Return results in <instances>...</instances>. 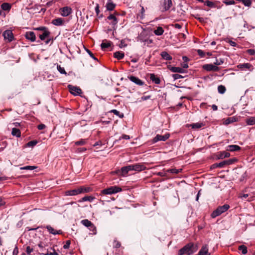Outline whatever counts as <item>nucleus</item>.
<instances>
[{
  "mask_svg": "<svg viewBox=\"0 0 255 255\" xmlns=\"http://www.w3.org/2000/svg\"><path fill=\"white\" fill-rule=\"evenodd\" d=\"M46 127L45 125L44 124H40L37 126V128L39 130H42L44 129Z\"/></svg>",
  "mask_w": 255,
  "mask_h": 255,
  "instance_id": "obj_62",
  "label": "nucleus"
},
{
  "mask_svg": "<svg viewBox=\"0 0 255 255\" xmlns=\"http://www.w3.org/2000/svg\"><path fill=\"white\" fill-rule=\"evenodd\" d=\"M81 223L82 224V225H83L84 226H85V227H87L88 228H89L92 224V223L90 221H89L87 219H84V220H82Z\"/></svg>",
  "mask_w": 255,
  "mask_h": 255,
  "instance_id": "obj_39",
  "label": "nucleus"
},
{
  "mask_svg": "<svg viewBox=\"0 0 255 255\" xmlns=\"http://www.w3.org/2000/svg\"><path fill=\"white\" fill-rule=\"evenodd\" d=\"M128 78L131 82L134 83L135 84L138 85L142 86L144 84L143 82H142L140 79H139L138 78L136 77L130 76L128 77Z\"/></svg>",
  "mask_w": 255,
  "mask_h": 255,
  "instance_id": "obj_15",
  "label": "nucleus"
},
{
  "mask_svg": "<svg viewBox=\"0 0 255 255\" xmlns=\"http://www.w3.org/2000/svg\"><path fill=\"white\" fill-rule=\"evenodd\" d=\"M89 229L92 232V234L96 235L97 234V229L95 226L92 223V225L89 227Z\"/></svg>",
  "mask_w": 255,
  "mask_h": 255,
  "instance_id": "obj_42",
  "label": "nucleus"
},
{
  "mask_svg": "<svg viewBox=\"0 0 255 255\" xmlns=\"http://www.w3.org/2000/svg\"><path fill=\"white\" fill-rule=\"evenodd\" d=\"M196 255H210L208 252V247L207 245L202 246V248Z\"/></svg>",
  "mask_w": 255,
  "mask_h": 255,
  "instance_id": "obj_14",
  "label": "nucleus"
},
{
  "mask_svg": "<svg viewBox=\"0 0 255 255\" xmlns=\"http://www.w3.org/2000/svg\"><path fill=\"white\" fill-rule=\"evenodd\" d=\"M232 161L230 160H224L220 163H218V167L219 168H223L225 167L226 165H230L232 163Z\"/></svg>",
  "mask_w": 255,
  "mask_h": 255,
  "instance_id": "obj_29",
  "label": "nucleus"
},
{
  "mask_svg": "<svg viewBox=\"0 0 255 255\" xmlns=\"http://www.w3.org/2000/svg\"><path fill=\"white\" fill-rule=\"evenodd\" d=\"M164 32V30L161 27H158L154 31V33L156 35H161Z\"/></svg>",
  "mask_w": 255,
  "mask_h": 255,
  "instance_id": "obj_36",
  "label": "nucleus"
},
{
  "mask_svg": "<svg viewBox=\"0 0 255 255\" xmlns=\"http://www.w3.org/2000/svg\"><path fill=\"white\" fill-rule=\"evenodd\" d=\"M122 191V188L118 186H111L107 189H105L101 191V194L108 195L118 193Z\"/></svg>",
  "mask_w": 255,
  "mask_h": 255,
  "instance_id": "obj_3",
  "label": "nucleus"
},
{
  "mask_svg": "<svg viewBox=\"0 0 255 255\" xmlns=\"http://www.w3.org/2000/svg\"><path fill=\"white\" fill-rule=\"evenodd\" d=\"M172 77L174 80H177L178 79L182 78L183 77L179 74H174L172 75Z\"/></svg>",
  "mask_w": 255,
  "mask_h": 255,
  "instance_id": "obj_53",
  "label": "nucleus"
},
{
  "mask_svg": "<svg viewBox=\"0 0 255 255\" xmlns=\"http://www.w3.org/2000/svg\"><path fill=\"white\" fill-rule=\"evenodd\" d=\"M238 249L243 255H246L248 253V250L245 245H241L239 247Z\"/></svg>",
  "mask_w": 255,
  "mask_h": 255,
  "instance_id": "obj_37",
  "label": "nucleus"
},
{
  "mask_svg": "<svg viewBox=\"0 0 255 255\" xmlns=\"http://www.w3.org/2000/svg\"><path fill=\"white\" fill-rule=\"evenodd\" d=\"M108 19L109 20H112L113 21L112 22V25H115L117 24L118 23V20H117V18H116V17L113 15V14H110L108 17Z\"/></svg>",
  "mask_w": 255,
  "mask_h": 255,
  "instance_id": "obj_34",
  "label": "nucleus"
},
{
  "mask_svg": "<svg viewBox=\"0 0 255 255\" xmlns=\"http://www.w3.org/2000/svg\"><path fill=\"white\" fill-rule=\"evenodd\" d=\"M1 7L3 10L9 11L11 8V5L8 3L5 2L1 5Z\"/></svg>",
  "mask_w": 255,
  "mask_h": 255,
  "instance_id": "obj_33",
  "label": "nucleus"
},
{
  "mask_svg": "<svg viewBox=\"0 0 255 255\" xmlns=\"http://www.w3.org/2000/svg\"><path fill=\"white\" fill-rule=\"evenodd\" d=\"M37 168L36 166H26L24 167H20L21 170H34Z\"/></svg>",
  "mask_w": 255,
  "mask_h": 255,
  "instance_id": "obj_45",
  "label": "nucleus"
},
{
  "mask_svg": "<svg viewBox=\"0 0 255 255\" xmlns=\"http://www.w3.org/2000/svg\"><path fill=\"white\" fill-rule=\"evenodd\" d=\"M68 88L70 93L74 95H78L82 93V90L80 88L72 85H69Z\"/></svg>",
  "mask_w": 255,
  "mask_h": 255,
  "instance_id": "obj_10",
  "label": "nucleus"
},
{
  "mask_svg": "<svg viewBox=\"0 0 255 255\" xmlns=\"http://www.w3.org/2000/svg\"><path fill=\"white\" fill-rule=\"evenodd\" d=\"M204 4L210 7H215V4L213 2L211 1H206L204 2Z\"/></svg>",
  "mask_w": 255,
  "mask_h": 255,
  "instance_id": "obj_50",
  "label": "nucleus"
},
{
  "mask_svg": "<svg viewBox=\"0 0 255 255\" xmlns=\"http://www.w3.org/2000/svg\"><path fill=\"white\" fill-rule=\"evenodd\" d=\"M238 68L244 70L246 69H249L250 71L253 70V66L250 63L240 64L238 65Z\"/></svg>",
  "mask_w": 255,
  "mask_h": 255,
  "instance_id": "obj_17",
  "label": "nucleus"
},
{
  "mask_svg": "<svg viewBox=\"0 0 255 255\" xmlns=\"http://www.w3.org/2000/svg\"><path fill=\"white\" fill-rule=\"evenodd\" d=\"M37 143V140H31L27 143L26 145L28 147H33Z\"/></svg>",
  "mask_w": 255,
  "mask_h": 255,
  "instance_id": "obj_46",
  "label": "nucleus"
},
{
  "mask_svg": "<svg viewBox=\"0 0 255 255\" xmlns=\"http://www.w3.org/2000/svg\"><path fill=\"white\" fill-rule=\"evenodd\" d=\"M203 126H204V124L202 123H196L190 124L189 125L190 127H191L192 128H194V129L200 128L201 127H202Z\"/></svg>",
  "mask_w": 255,
  "mask_h": 255,
  "instance_id": "obj_30",
  "label": "nucleus"
},
{
  "mask_svg": "<svg viewBox=\"0 0 255 255\" xmlns=\"http://www.w3.org/2000/svg\"><path fill=\"white\" fill-rule=\"evenodd\" d=\"M168 68L172 72L183 73L185 71V70L181 67H172L170 66H168Z\"/></svg>",
  "mask_w": 255,
  "mask_h": 255,
  "instance_id": "obj_16",
  "label": "nucleus"
},
{
  "mask_svg": "<svg viewBox=\"0 0 255 255\" xmlns=\"http://www.w3.org/2000/svg\"><path fill=\"white\" fill-rule=\"evenodd\" d=\"M95 198L91 196H86L82 198L80 200H79V202H85V201H89L92 202L94 200Z\"/></svg>",
  "mask_w": 255,
  "mask_h": 255,
  "instance_id": "obj_31",
  "label": "nucleus"
},
{
  "mask_svg": "<svg viewBox=\"0 0 255 255\" xmlns=\"http://www.w3.org/2000/svg\"><path fill=\"white\" fill-rule=\"evenodd\" d=\"M151 98V96H142L141 98V101H146L149 99Z\"/></svg>",
  "mask_w": 255,
  "mask_h": 255,
  "instance_id": "obj_63",
  "label": "nucleus"
},
{
  "mask_svg": "<svg viewBox=\"0 0 255 255\" xmlns=\"http://www.w3.org/2000/svg\"><path fill=\"white\" fill-rule=\"evenodd\" d=\"M80 194L90 192L92 191V189L89 187L80 186L79 187Z\"/></svg>",
  "mask_w": 255,
  "mask_h": 255,
  "instance_id": "obj_24",
  "label": "nucleus"
},
{
  "mask_svg": "<svg viewBox=\"0 0 255 255\" xmlns=\"http://www.w3.org/2000/svg\"><path fill=\"white\" fill-rule=\"evenodd\" d=\"M224 59L222 58H216V60L214 62V64L216 66H219L223 64L224 63Z\"/></svg>",
  "mask_w": 255,
  "mask_h": 255,
  "instance_id": "obj_35",
  "label": "nucleus"
},
{
  "mask_svg": "<svg viewBox=\"0 0 255 255\" xmlns=\"http://www.w3.org/2000/svg\"><path fill=\"white\" fill-rule=\"evenodd\" d=\"M230 156V154L225 151L218 152L217 155L218 159H223L226 157H228Z\"/></svg>",
  "mask_w": 255,
  "mask_h": 255,
  "instance_id": "obj_20",
  "label": "nucleus"
},
{
  "mask_svg": "<svg viewBox=\"0 0 255 255\" xmlns=\"http://www.w3.org/2000/svg\"><path fill=\"white\" fill-rule=\"evenodd\" d=\"M169 137V134H165L164 135L157 134L152 140L153 143H156L159 141H165Z\"/></svg>",
  "mask_w": 255,
  "mask_h": 255,
  "instance_id": "obj_9",
  "label": "nucleus"
},
{
  "mask_svg": "<svg viewBox=\"0 0 255 255\" xmlns=\"http://www.w3.org/2000/svg\"><path fill=\"white\" fill-rule=\"evenodd\" d=\"M106 7L108 10L112 11L115 8L116 4L113 2L112 0H108Z\"/></svg>",
  "mask_w": 255,
  "mask_h": 255,
  "instance_id": "obj_19",
  "label": "nucleus"
},
{
  "mask_svg": "<svg viewBox=\"0 0 255 255\" xmlns=\"http://www.w3.org/2000/svg\"><path fill=\"white\" fill-rule=\"evenodd\" d=\"M236 121L235 118L234 117H230L226 119L225 121V125H229L231 123H232Z\"/></svg>",
  "mask_w": 255,
  "mask_h": 255,
  "instance_id": "obj_44",
  "label": "nucleus"
},
{
  "mask_svg": "<svg viewBox=\"0 0 255 255\" xmlns=\"http://www.w3.org/2000/svg\"><path fill=\"white\" fill-rule=\"evenodd\" d=\"M230 206L228 204H225L223 206L218 207L213 213L211 214V217L213 218H215L217 216H220L222 213L227 211Z\"/></svg>",
  "mask_w": 255,
  "mask_h": 255,
  "instance_id": "obj_2",
  "label": "nucleus"
},
{
  "mask_svg": "<svg viewBox=\"0 0 255 255\" xmlns=\"http://www.w3.org/2000/svg\"><path fill=\"white\" fill-rule=\"evenodd\" d=\"M64 20L62 18H57L54 19L52 21V23L56 26H60L63 24Z\"/></svg>",
  "mask_w": 255,
  "mask_h": 255,
  "instance_id": "obj_22",
  "label": "nucleus"
},
{
  "mask_svg": "<svg viewBox=\"0 0 255 255\" xmlns=\"http://www.w3.org/2000/svg\"><path fill=\"white\" fill-rule=\"evenodd\" d=\"M87 53L89 54V55L90 56V57L91 58H92L93 59L95 60H98V59H97V58H96L94 54L92 53V52L90 51L88 49H87Z\"/></svg>",
  "mask_w": 255,
  "mask_h": 255,
  "instance_id": "obj_56",
  "label": "nucleus"
},
{
  "mask_svg": "<svg viewBox=\"0 0 255 255\" xmlns=\"http://www.w3.org/2000/svg\"><path fill=\"white\" fill-rule=\"evenodd\" d=\"M247 53L251 55H255V50L254 49H250L247 50Z\"/></svg>",
  "mask_w": 255,
  "mask_h": 255,
  "instance_id": "obj_57",
  "label": "nucleus"
},
{
  "mask_svg": "<svg viewBox=\"0 0 255 255\" xmlns=\"http://www.w3.org/2000/svg\"><path fill=\"white\" fill-rule=\"evenodd\" d=\"M246 123L249 125H253L255 124V117H251L247 120Z\"/></svg>",
  "mask_w": 255,
  "mask_h": 255,
  "instance_id": "obj_41",
  "label": "nucleus"
},
{
  "mask_svg": "<svg viewBox=\"0 0 255 255\" xmlns=\"http://www.w3.org/2000/svg\"><path fill=\"white\" fill-rule=\"evenodd\" d=\"M172 1L171 0H164L163 3V9L162 11L168 10L171 6Z\"/></svg>",
  "mask_w": 255,
  "mask_h": 255,
  "instance_id": "obj_18",
  "label": "nucleus"
},
{
  "mask_svg": "<svg viewBox=\"0 0 255 255\" xmlns=\"http://www.w3.org/2000/svg\"><path fill=\"white\" fill-rule=\"evenodd\" d=\"M71 242L70 240H67L65 243V244L63 246V248L64 249H68L69 248Z\"/></svg>",
  "mask_w": 255,
  "mask_h": 255,
  "instance_id": "obj_55",
  "label": "nucleus"
},
{
  "mask_svg": "<svg viewBox=\"0 0 255 255\" xmlns=\"http://www.w3.org/2000/svg\"><path fill=\"white\" fill-rule=\"evenodd\" d=\"M26 253L29 255L31 253H32L33 251V250L32 248H30L29 246H27L26 247Z\"/></svg>",
  "mask_w": 255,
  "mask_h": 255,
  "instance_id": "obj_59",
  "label": "nucleus"
},
{
  "mask_svg": "<svg viewBox=\"0 0 255 255\" xmlns=\"http://www.w3.org/2000/svg\"><path fill=\"white\" fill-rule=\"evenodd\" d=\"M150 80L156 84H159L160 82V79L156 77L154 74H151L150 75Z\"/></svg>",
  "mask_w": 255,
  "mask_h": 255,
  "instance_id": "obj_27",
  "label": "nucleus"
},
{
  "mask_svg": "<svg viewBox=\"0 0 255 255\" xmlns=\"http://www.w3.org/2000/svg\"><path fill=\"white\" fill-rule=\"evenodd\" d=\"M87 143V139H81L79 141H77L75 142V145H85Z\"/></svg>",
  "mask_w": 255,
  "mask_h": 255,
  "instance_id": "obj_40",
  "label": "nucleus"
},
{
  "mask_svg": "<svg viewBox=\"0 0 255 255\" xmlns=\"http://www.w3.org/2000/svg\"><path fill=\"white\" fill-rule=\"evenodd\" d=\"M167 172H166V170H165L164 169V170L162 172H158L157 173H156V174L158 176H162V177H164V176H167Z\"/></svg>",
  "mask_w": 255,
  "mask_h": 255,
  "instance_id": "obj_51",
  "label": "nucleus"
},
{
  "mask_svg": "<svg viewBox=\"0 0 255 255\" xmlns=\"http://www.w3.org/2000/svg\"><path fill=\"white\" fill-rule=\"evenodd\" d=\"M198 250V246L193 243H189L185 245L183 248L179 250L178 252L179 255H183L187 254V255H192Z\"/></svg>",
  "mask_w": 255,
  "mask_h": 255,
  "instance_id": "obj_1",
  "label": "nucleus"
},
{
  "mask_svg": "<svg viewBox=\"0 0 255 255\" xmlns=\"http://www.w3.org/2000/svg\"><path fill=\"white\" fill-rule=\"evenodd\" d=\"M203 68L207 71H218L220 68L212 64H206L203 66Z\"/></svg>",
  "mask_w": 255,
  "mask_h": 255,
  "instance_id": "obj_6",
  "label": "nucleus"
},
{
  "mask_svg": "<svg viewBox=\"0 0 255 255\" xmlns=\"http://www.w3.org/2000/svg\"><path fill=\"white\" fill-rule=\"evenodd\" d=\"M195 18L198 19L200 22H204V19L203 17H199V15L197 14L195 16Z\"/></svg>",
  "mask_w": 255,
  "mask_h": 255,
  "instance_id": "obj_60",
  "label": "nucleus"
},
{
  "mask_svg": "<svg viewBox=\"0 0 255 255\" xmlns=\"http://www.w3.org/2000/svg\"><path fill=\"white\" fill-rule=\"evenodd\" d=\"M11 134L17 137H20L21 136V132L20 130L16 128H12L11 130Z\"/></svg>",
  "mask_w": 255,
  "mask_h": 255,
  "instance_id": "obj_23",
  "label": "nucleus"
},
{
  "mask_svg": "<svg viewBox=\"0 0 255 255\" xmlns=\"http://www.w3.org/2000/svg\"><path fill=\"white\" fill-rule=\"evenodd\" d=\"M112 42L107 40L103 41L101 44V47L102 49L105 50L106 48L110 47L111 46Z\"/></svg>",
  "mask_w": 255,
  "mask_h": 255,
  "instance_id": "obj_25",
  "label": "nucleus"
},
{
  "mask_svg": "<svg viewBox=\"0 0 255 255\" xmlns=\"http://www.w3.org/2000/svg\"><path fill=\"white\" fill-rule=\"evenodd\" d=\"M226 89L223 85H220L218 87V92L220 94H224L226 92Z\"/></svg>",
  "mask_w": 255,
  "mask_h": 255,
  "instance_id": "obj_43",
  "label": "nucleus"
},
{
  "mask_svg": "<svg viewBox=\"0 0 255 255\" xmlns=\"http://www.w3.org/2000/svg\"><path fill=\"white\" fill-rule=\"evenodd\" d=\"M80 194L79 187L73 190H67L65 192L66 196H75Z\"/></svg>",
  "mask_w": 255,
  "mask_h": 255,
  "instance_id": "obj_13",
  "label": "nucleus"
},
{
  "mask_svg": "<svg viewBox=\"0 0 255 255\" xmlns=\"http://www.w3.org/2000/svg\"><path fill=\"white\" fill-rule=\"evenodd\" d=\"M114 246L115 248H119L121 247V243L118 241H115Z\"/></svg>",
  "mask_w": 255,
  "mask_h": 255,
  "instance_id": "obj_61",
  "label": "nucleus"
},
{
  "mask_svg": "<svg viewBox=\"0 0 255 255\" xmlns=\"http://www.w3.org/2000/svg\"><path fill=\"white\" fill-rule=\"evenodd\" d=\"M111 112L114 113L115 115L119 116L120 118H123L124 117L123 114L120 113V112L117 110H112Z\"/></svg>",
  "mask_w": 255,
  "mask_h": 255,
  "instance_id": "obj_48",
  "label": "nucleus"
},
{
  "mask_svg": "<svg viewBox=\"0 0 255 255\" xmlns=\"http://www.w3.org/2000/svg\"><path fill=\"white\" fill-rule=\"evenodd\" d=\"M223 2L226 4L227 5H233V4H234L235 3V2L234 0H224L223 1Z\"/></svg>",
  "mask_w": 255,
  "mask_h": 255,
  "instance_id": "obj_52",
  "label": "nucleus"
},
{
  "mask_svg": "<svg viewBox=\"0 0 255 255\" xmlns=\"http://www.w3.org/2000/svg\"><path fill=\"white\" fill-rule=\"evenodd\" d=\"M131 171L129 165L123 167L121 170H118L115 171L116 174L119 176H126L129 171Z\"/></svg>",
  "mask_w": 255,
  "mask_h": 255,
  "instance_id": "obj_5",
  "label": "nucleus"
},
{
  "mask_svg": "<svg viewBox=\"0 0 255 255\" xmlns=\"http://www.w3.org/2000/svg\"><path fill=\"white\" fill-rule=\"evenodd\" d=\"M114 57L118 59H122L124 57V53L120 51H117L114 54Z\"/></svg>",
  "mask_w": 255,
  "mask_h": 255,
  "instance_id": "obj_32",
  "label": "nucleus"
},
{
  "mask_svg": "<svg viewBox=\"0 0 255 255\" xmlns=\"http://www.w3.org/2000/svg\"><path fill=\"white\" fill-rule=\"evenodd\" d=\"M197 53L198 55L201 57H204L205 56V53L201 49H198L197 50Z\"/></svg>",
  "mask_w": 255,
  "mask_h": 255,
  "instance_id": "obj_54",
  "label": "nucleus"
},
{
  "mask_svg": "<svg viewBox=\"0 0 255 255\" xmlns=\"http://www.w3.org/2000/svg\"><path fill=\"white\" fill-rule=\"evenodd\" d=\"M59 11L62 16L66 17L72 13V8L69 6H64L60 8Z\"/></svg>",
  "mask_w": 255,
  "mask_h": 255,
  "instance_id": "obj_8",
  "label": "nucleus"
},
{
  "mask_svg": "<svg viewBox=\"0 0 255 255\" xmlns=\"http://www.w3.org/2000/svg\"><path fill=\"white\" fill-rule=\"evenodd\" d=\"M182 169H176V168H172L166 170V172L173 173V174H178L179 172H181Z\"/></svg>",
  "mask_w": 255,
  "mask_h": 255,
  "instance_id": "obj_38",
  "label": "nucleus"
},
{
  "mask_svg": "<svg viewBox=\"0 0 255 255\" xmlns=\"http://www.w3.org/2000/svg\"><path fill=\"white\" fill-rule=\"evenodd\" d=\"M25 37L27 39L31 41V42H34L36 40L35 34L33 31L26 32L25 34Z\"/></svg>",
  "mask_w": 255,
  "mask_h": 255,
  "instance_id": "obj_11",
  "label": "nucleus"
},
{
  "mask_svg": "<svg viewBox=\"0 0 255 255\" xmlns=\"http://www.w3.org/2000/svg\"><path fill=\"white\" fill-rule=\"evenodd\" d=\"M57 70L61 74L67 75V73L63 67H62L60 65H57Z\"/></svg>",
  "mask_w": 255,
  "mask_h": 255,
  "instance_id": "obj_47",
  "label": "nucleus"
},
{
  "mask_svg": "<svg viewBox=\"0 0 255 255\" xmlns=\"http://www.w3.org/2000/svg\"><path fill=\"white\" fill-rule=\"evenodd\" d=\"M128 139L130 138L129 136L127 134H123L122 136L120 137V139Z\"/></svg>",
  "mask_w": 255,
  "mask_h": 255,
  "instance_id": "obj_64",
  "label": "nucleus"
},
{
  "mask_svg": "<svg viewBox=\"0 0 255 255\" xmlns=\"http://www.w3.org/2000/svg\"><path fill=\"white\" fill-rule=\"evenodd\" d=\"M3 36L5 40H7V41L10 42L14 39L13 33L10 30H6L3 33Z\"/></svg>",
  "mask_w": 255,
  "mask_h": 255,
  "instance_id": "obj_7",
  "label": "nucleus"
},
{
  "mask_svg": "<svg viewBox=\"0 0 255 255\" xmlns=\"http://www.w3.org/2000/svg\"><path fill=\"white\" fill-rule=\"evenodd\" d=\"M242 2L246 6L250 7L252 4V1L251 0H243Z\"/></svg>",
  "mask_w": 255,
  "mask_h": 255,
  "instance_id": "obj_49",
  "label": "nucleus"
},
{
  "mask_svg": "<svg viewBox=\"0 0 255 255\" xmlns=\"http://www.w3.org/2000/svg\"><path fill=\"white\" fill-rule=\"evenodd\" d=\"M50 32L47 29L43 32L41 34L39 35V38L41 40H44L50 37Z\"/></svg>",
  "mask_w": 255,
  "mask_h": 255,
  "instance_id": "obj_21",
  "label": "nucleus"
},
{
  "mask_svg": "<svg viewBox=\"0 0 255 255\" xmlns=\"http://www.w3.org/2000/svg\"><path fill=\"white\" fill-rule=\"evenodd\" d=\"M45 228L47 229L49 233L53 234L54 235H60L62 234V231L61 230H56L50 225L46 226Z\"/></svg>",
  "mask_w": 255,
  "mask_h": 255,
  "instance_id": "obj_12",
  "label": "nucleus"
},
{
  "mask_svg": "<svg viewBox=\"0 0 255 255\" xmlns=\"http://www.w3.org/2000/svg\"><path fill=\"white\" fill-rule=\"evenodd\" d=\"M162 59L165 60H172V57L166 51H163L160 54Z\"/></svg>",
  "mask_w": 255,
  "mask_h": 255,
  "instance_id": "obj_26",
  "label": "nucleus"
},
{
  "mask_svg": "<svg viewBox=\"0 0 255 255\" xmlns=\"http://www.w3.org/2000/svg\"><path fill=\"white\" fill-rule=\"evenodd\" d=\"M35 30H40V31H42L43 32L45 30H47V28H46V27H44V26H41V27H37V28H36L35 29Z\"/></svg>",
  "mask_w": 255,
  "mask_h": 255,
  "instance_id": "obj_58",
  "label": "nucleus"
},
{
  "mask_svg": "<svg viewBox=\"0 0 255 255\" xmlns=\"http://www.w3.org/2000/svg\"><path fill=\"white\" fill-rule=\"evenodd\" d=\"M130 170L137 172H140L146 169V167L143 163H136L129 165Z\"/></svg>",
  "mask_w": 255,
  "mask_h": 255,
  "instance_id": "obj_4",
  "label": "nucleus"
},
{
  "mask_svg": "<svg viewBox=\"0 0 255 255\" xmlns=\"http://www.w3.org/2000/svg\"><path fill=\"white\" fill-rule=\"evenodd\" d=\"M241 147L237 145H230L228 146V149L231 151H238L240 149Z\"/></svg>",
  "mask_w": 255,
  "mask_h": 255,
  "instance_id": "obj_28",
  "label": "nucleus"
}]
</instances>
